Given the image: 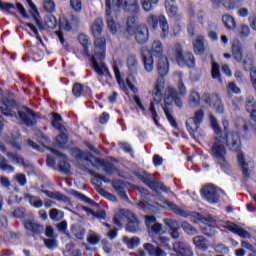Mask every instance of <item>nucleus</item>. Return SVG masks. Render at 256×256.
<instances>
[{
  "label": "nucleus",
  "instance_id": "2eb2a0df",
  "mask_svg": "<svg viewBox=\"0 0 256 256\" xmlns=\"http://www.w3.org/2000/svg\"><path fill=\"white\" fill-rule=\"evenodd\" d=\"M24 227L27 231H30L32 237L37 239V237H41L43 233H45V226L33 221V220H25Z\"/></svg>",
  "mask_w": 256,
  "mask_h": 256
},
{
  "label": "nucleus",
  "instance_id": "58836bf2",
  "mask_svg": "<svg viewBox=\"0 0 256 256\" xmlns=\"http://www.w3.org/2000/svg\"><path fill=\"white\" fill-rule=\"evenodd\" d=\"M24 199H26V201H29V203L33 207H36V209H41V207H43V201H41V199H39L38 197H35L31 194H25Z\"/></svg>",
  "mask_w": 256,
  "mask_h": 256
},
{
  "label": "nucleus",
  "instance_id": "bb28decb",
  "mask_svg": "<svg viewBox=\"0 0 256 256\" xmlns=\"http://www.w3.org/2000/svg\"><path fill=\"white\" fill-rule=\"evenodd\" d=\"M245 109L250 113L251 119H256V100L253 96H248L246 98Z\"/></svg>",
  "mask_w": 256,
  "mask_h": 256
},
{
  "label": "nucleus",
  "instance_id": "f8f14e48",
  "mask_svg": "<svg viewBox=\"0 0 256 256\" xmlns=\"http://www.w3.org/2000/svg\"><path fill=\"white\" fill-rule=\"evenodd\" d=\"M201 195L208 203H219V191L217 186L213 184H207L201 189Z\"/></svg>",
  "mask_w": 256,
  "mask_h": 256
},
{
  "label": "nucleus",
  "instance_id": "4c0bfd02",
  "mask_svg": "<svg viewBox=\"0 0 256 256\" xmlns=\"http://www.w3.org/2000/svg\"><path fill=\"white\" fill-rule=\"evenodd\" d=\"M136 177H137V179L142 181V183L147 185V187H151V185H152V183L154 181L153 180V176H151V174H149L147 172L137 173Z\"/></svg>",
  "mask_w": 256,
  "mask_h": 256
},
{
  "label": "nucleus",
  "instance_id": "49530a36",
  "mask_svg": "<svg viewBox=\"0 0 256 256\" xmlns=\"http://www.w3.org/2000/svg\"><path fill=\"white\" fill-rule=\"evenodd\" d=\"M165 7L170 17H179V11L177 9V6L170 4L169 2H165Z\"/></svg>",
  "mask_w": 256,
  "mask_h": 256
},
{
  "label": "nucleus",
  "instance_id": "69168bd1",
  "mask_svg": "<svg viewBox=\"0 0 256 256\" xmlns=\"http://www.w3.org/2000/svg\"><path fill=\"white\" fill-rule=\"evenodd\" d=\"M72 93L76 97H81V93H83V85L76 83L72 88Z\"/></svg>",
  "mask_w": 256,
  "mask_h": 256
},
{
  "label": "nucleus",
  "instance_id": "6e6552de",
  "mask_svg": "<svg viewBox=\"0 0 256 256\" xmlns=\"http://www.w3.org/2000/svg\"><path fill=\"white\" fill-rule=\"evenodd\" d=\"M204 118L205 112L200 109L194 113V117H190L186 120V129L193 139H195V133L199 131V127L203 123Z\"/></svg>",
  "mask_w": 256,
  "mask_h": 256
},
{
  "label": "nucleus",
  "instance_id": "aec40b11",
  "mask_svg": "<svg viewBox=\"0 0 256 256\" xmlns=\"http://www.w3.org/2000/svg\"><path fill=\"white\" fill-rule=\"evenodd\" d=\"M173 250L178 256H193L191 246L183 241L174 242Z\"/></svg>",
  "mask_w": 256,
  "mask_h": 256
},
{
  "label": "nucleus",
  "instance_id": "f704fd0d",
  "mask_svg": "<svg viewBox=\"0 0 256 256\" xmlns=\"http://www.w3.org/2000/svg\"><path fill=\"white\" fill-rule=\"evenodd\" d=\"M143 11L146 13H151L155 9L154 5L159 3V0H140Z\"/></svg>",
  "mask_w": 256,
  "mask_h": 256
},
{
  "label": "nucleus",
  "instance_id": "20e7f679",
  "mask_svg": "<svg viewBox=\"0 0 256 256\" xmlns=\"http://www.w3.org/2000/svg\"><path fill=\"white\" fill-rule=\"evenodd\" d=\"M177 90L173 86H168L165 93H164V103L165 105H171L172 103H175L177 107H183V102L181 101V97H185L187 95V87L185 86V83H183V79H180L177 85Z\"/></svg>",
  "mask_w": 256,
  "mask_h": 256
},
{
  "label": "nucleus",
  "instance_id": "e433bc0d",
  "mask_svg": "<svg viewBox=\"0 0 256 256\" xmlns=\"http://www.w3.org/2000/svg\"><path fill=\"white\" fill-rule=\"evenodd\" d=\"M222 21L226 28H228L230 31L235 29L237 27V23L235 22V18L229 14H225L222 16Z\"/></svg>",
  "mask_w": 256,
  "mask_h": 256
},
{
  "label": "nucleus",
  "instance_id": "1a4fd4ad",
  "mask_svg": "<svg viewBox=\"0 0 256 256\" xmlns=\"http://www.w3.org/2000/svg\"><path fill=\"white\" fill-rule=\"evenodd\" d=\"M147 23L150 25V27H152V29H157L160 26L162 29L161 37H167V34L169 33V25L167 24V19L165 16H156L151 14L147 17Z\"/></svg>",
  "mask_w": 256,
  "mask_h": 256
},
{
  "label": "nucleus",
  "instance_id": "423d86ee",
  "mask_svg": "<svg viewBox=\"0 0 256 256\" xmlns=\"http://www.w3.org/2000/svg\"><path fill=\"white\" fill-rule=\"evenodd\" d=\"M123 217L128 221L126 231H129V233H137V231H139V219H137L135 213L131 212V210H122L120 214H117L113 218L115 225L121 227V225H123L121 222Z\"/></svg>",
  "mask_w": 256,
  "mask_h": 256
},
{
  "label": "nucleus",
  "instance_id": "a18cd8bd",
  "mask_svg": "<svg viewBox=\"0 0 256 256\" xmlns=\"http://www.w3.org/2000/svg\"><path fill=\"white\" fill-rule=\"evenodd\" d=\"M0 169L2 171H8L9 173H13V171H15V167L11 166L7 158L3 156L0 158Z\"/></svg>",
  "mask_w": 256,
  "mask_h": 256
},
{
  "label": "nucleus",
  "instance_id": "c9c22d12",
  "mask_svg": "<svg viewBox=\"0 0 256 256\" xmlns=\"http://www.w3.org/2000/svg\"><path fill=\"white\" fill-rule=\"evenodd\" d=\"M78 41H79L80 45H82V47L84 48L85 55L90 57L89 45H91V43H89V36H87L86 34H80L78 36Z\"/></svg>",
  "mask_w": 256,
  "mask_h": 256
},
{
  "label": "nucleus",
  "instance_id": "4d7b16f0",
  "mask_svg": "<svg viewBox=\"0 0 256 256\" xmlns=\"http://www.w3.org/2000/svg\"><path fill=\"white\" fill-rule=\"evenodd\" d=\"M43 8L47 13H53V11H55V2L53 0H44Z\"/></svg>",
  "mask_w": 256,
  "mask_h": 256
},
{
  "label": "nucleus",
  "instance_id": "39448f33",
  "mask_svg": "<svg viewBox=\"0 0 256 256\" xmlns=\"http://www.w3.org/2000/svg\"><path fill=\"white\" fill-rule=\"evenodd\" d=\"M150 54L151 57L158 58L156 69L160 77H165V75L169 73V61L167 60V57L163 56V44L161 43V41L155 40L152 43Z\"/></svg>",
  "mask_w": 256,
  "mask_h": 256
},
{
  "label": "nucleus",
  "instance_id": "6e6d98bb",
  "mask_svg": "<svg viewBox=\"0 0 256 256\" xmlns=\"http://www.w3.org/2000/svg\"><path fill=\"white\" fill-rule=\"evenodd\" d=\"M50 219L52 221H61L63 219V212L57 210V208H54L50 211Z\"/></svg>",
  "mask_w": 256,
  "mask_h": 256
},
{
  "label": "nucleus",
  "instance_id": "a878e982",
  "mask_svg": "<svg viewBox=\"0 0 256 256\" xmlns=\"http://www.w3.org/2000/svg\"><path fill=\"white\" fill-rule=\"evenodd\" d=\"M143 247L144 251H146L149 256H167V253H165L163 249L155 247L151 243H145Z\"/></svg>",
  "mask_w": 256,
  "mask_h": 256
},
{
  "label": "nucleus",
  "instance_id": "09e8293b",
  "mask_svg": "<svg viewBox=\"0 0 256 256\" xmlns=\"http://www.w3.org/2000/svg\"><path fill=\"white\" fill-rule=\"evenodd\" d=\"M30 9L32 10V17L33 19L36 21V25H38V27L41 25V21H39V19L37 18V15H39V12L37 11V6H35V4L33 3L32 0H26Z\"/></svg>",
  "mask_w": 256,
  "mask_h": 256
},
{
  "label": "nucleus",
  "instance_id": "4468645a",
  "mask_svg": "<svg viewBox=\"0 0 256 256\" xmlns=\"http://www.w3.org/2000/svg\"><path fill=\"white\" fill-rule=\"evenodd\" d=\"M224 141L229 151H233L234 153L241 151V138H239V134L233 132L226 133Z\"/></svg>",
  "mask_w": 256,
  "mask_h": 256
},
{
  "label": "nucleus",
  "instance_id": "37998d69",
  "mask_svg": "<svg viewBox=\"0 0 256 256\" xmlns=\"http://www.w3.org/2000/svg\"><path fill=\"white\" fill-rule=\"evenodd\" d=\"M181 228L183 229L184 233H187V235H197V228L193 227L187 221H183L181 223Z\"/></svg>",
  "mask_w": 256,
  "mask_h": 256
},
{
  "label": "nucleus",
  "instance_id": "412c9836",
  "mask_svg": "<svg viewBox=\"0 0 256 256\" xmlns=\"http://www.w3.org/2000/svg\"><path fill=\"white\" fill-rule=\"evenodd\" d=\"M164 225L168 227V233L172 239H179L180 233H179V221L173 220L171 218H165L163 220Z\"/></svg>",
  "mask_w": 256,
  "mask_h": 256
},
{
  "label": "nucleus",
  "instance_id": "6ab92c4d",
  "mask_svg": "<svg viewBox=\"0 0 256 256\" xmlns=\"http://www.w3.org/2000/svg\"><path fill=\"white\" fill-rule=\"evenodd\" d=\"M237 160L241 167L243 179H249L253 171V166H251L249 162L245 161V155L243 154V152L238 153Z\"/></svg>",
  "mask_w": 256,
  "mask_h": 256
},
{
  "label": "nucleus",
  "instance_id": "774afa93",
  "mask_svg": "<svg viewBox=\"0 0 256 256\" xmlns=\"http://www.w3.org/2000/svg\"><path fill=\"white\" fill-rule=\"evenodd\" d=\"M239 6V0H226L224 2V7L226 9H235V7Z\"/></svg>",
  "mask_w": 256,
  "mask_h": 256
},
{
  "label": "nucleus",
  "instance_id": "bf43d9fd",
  "mask_svg": "<svg viewBox=\"0 0 256 256\" xmlns=\"http://www.w3.org/2000/svg\"><path fill=\"white\" fill-rule=\"evenodd\" d=\"M212 78L218 79V81L221 83V72L219 71V64L217 63L212 64Z\"/></svg>",
  "mask_w": 256,
  "mask_h": 256
},
{
  "label": "nucleus",
  "instance_id": "5701e85b",
  "mask_svg": "<svg viewBox=\"0 0 256 256\" xmlns=\"http://www.w3.org/2000/svg\"><path fill=\"white\" fill-rule=\"evenodd\" d=\"M135 39L137 43L143 44L149 41V28L145 25H139L135 28Z\"/></svg>",
  "mask_w": 256,
  "mask_h": 256
},
{
  "label": "nucleus",
  "instance_id": "cd10ccee",
  "mask_svg": "<svg viewBox=\"0 0 256 256\" xmlns=\"http://www.w3.org/2000/svg\"><path fill=\"white\" fill-rule=\"evenodd\" d=\"M69 195H72L76 199H79L80 201H84V203H88V205H93L96 207V209H99V204H97L95 201H93L91 198H87V196L81 194L77 190H70Z\"/></svg>",
  "mask_w": 256,
  "mask_h": 256
},
{
  "label": "nucleus",
  "instance_id": "f3484780",
  "mask_svg": "<svg viewBox=\"0 0 256 256\" xmlns=\"http://www.w3.org/2000/svg\"><path fill=\"white\" fill-rule=\"evenodd\" d=\"M48 149H49V151H51V153L56 155V157H59V159H60L59 171L61 173H64L65 175H67L68 173H71V164H69V162H67V156H65V154L57 151L56 149H53V148H48Z\"/></svg>",
  "mask_w": 256,
  "mask_h": 256
},
{
  "label": "nucleus",
  "instance_id": "9b49d317",
  "mask_svg": "<svg viewBox=\"0 0 256 256\" xmlns=\"http://www.w3.org/2000/svg\"><path fill=\"white\" fill-rule=\"evenodd\" d=\"M144 219L149 237H157V235H161V233H163V225H161V223H157V218H155V216L146 215Z\"/></svg>",
  "mask_w": 256,
  "mask_h": 256
},
{
  "label": "nucleus",
  "instance_id": "79ce46f5",
  "mask_svg": "<svg viewBox=\"0 0 256 256\" xmlns=\"http://www.w3.org/2000/svg\"><path fill=\"white\" fill-rule=\"evenodd\" d=\"M7 158L11 159L13 163H17V165H22V167H27L25 163V159L21 157L19 154H13V152L7 153Z\"/></svg>",
  "mask_w": 256,
  "mask_h": 256
},
{
  "label": "nucleus",
  "instance_id": "a211bd4d",
  "mask_svg": "<svg viewBox=\"0 0 256 256\" xmlns=\"http://www.w3.org/2000/svg\"><path fill=\"white\" fill-rule=\"evenodd\" d=\"M232 57L237 61V63H243L245 59L246 61L252 59L251 57L243 58V44H241L239 40H234L232 43Z\"/></svg>",
  "mask_w": 256,
  "mask_h": 256
},
{
  "label": "nucleus",
  "instance_id": "f257e3e1",
  "mask_svg": "<svg viewBox=\"0 0 256 256\" xmlns=\"http://www.w3.org/2000/svg\"><path fill=\"white\" fill-rule=\"evenodd\" d=\"M92 33L96 38L94 41V56L91 59L92 67L97 75L103 76L105 73H109V70L103 62L107 47L106 40L103 37H99L103 33V20L101 18H97L92 24Z\"/></svg>",
  "mask_w": 256,
  "mask_h": 256
},
{
  "label": "nucleus",
  "instance_id": "13d9d810",
  "mask_svg": "<svg viewBox=\"0 0 256 256\" xmlns=\"http://www.w3.org/2000/svg\"><path fill=\"white\" fill-rule=\"evenodd\" d=\"M85 161H90L92 167H96V169H100V167H103L105 160L101 159V158H94V159H89V158H85Z\"/></svg>",
  "mask_w": 256,
  "mask_h": 256
},
{
  "label": "nucleus",
  "instance_id": "0e129e2a",
  "mask_svg": "<svg viewBox=\"0 0 256 256\" xmlns=\"http://www.w3.org/2000/svg\"><path fill=\"white\" fill-rule=\"evenodd\" d=\"M231 93H241V88L238 87L237 84H235L234 82H230L228 84V95H231Z\"/></svg>",
  "mask_w": 256,
  "mask_h": 256
},
{
  "label": "nucleus",
  "instance_id": "4be33fe9",
  "mask_svg": "<svg viewBox=\"0 0 256 256\" xmlns=\"http://www.w3.org/2000/svg\"><path fill=\"white\" fill-rule=\"evenodd\" d=\"M226 229L231 231V233H234V235L240 236L241 239H251L252 237L251 233L233 222H227Z\"/></svg>",
  "mask_w": 256,
  "mask_h": 256
},
{
  "label": "nucleus",
  "instance_id": "393cba45",
  "mask_svg": "<svg viewBox=\"0 0 256 256\" xmlns=\"http://www.w3.org/2000/svg\"><path fill=\"white\" fill-rule=\"evenodd\" d=\"M163 204H164V207H168L171 211H173L175 215H179L180 217H184V218H187L190 215L188 212L181 209L179 206H177L175 203L171 201L165 200Z\"/></svg>",
  "mask_w": 256,
  "mask_h": 256
},
{
  "label": "nucleus",
  "instance_id": "b1692460",
  "mask_svg": "<svg viewBox=\"0 0 256 256\" xmlns=\"http://www.w3.org/2000/svg\"><path fill=\"white\" fill-rule=\"evenodd\" d=\"M243 67L246 71H250V81L256 90V67L253 66V59L249 58L243 61Z\"/></svg>",
  "mask_w": 256,
  "mask_h": 256
},
{
  "label": "nucleus",
  "instance_id": "2f4dec72",
  "mask_svg": "<svg viewBox=\"0 0 256 256\" xmlns=\"http://www.w3.org/2000/svg\"><path fill=\"white\" fill-rule=\"evenodd\" d=\"M122 241L128 249H135V247H139L141 243V240L138 237L129 238V236H123Z\"/></svg>",
  "mask_w": 256,
  "mask_h": 256
},
{
  "label": "nucleus",
  "instance_id": "c85d7f7f",
  "mask_svg": "<svg viewBox=\"0 0 256 256\" xmlns=\"http://www.w3.org/2000/svg\"><path fill=\"white\" fill-rule=\"evenodd\" d=\"M204 41H205V37L198 36L193 42L194 53H196V55H203V53H205Z\"/></svg>",
  "mask_w": 256,
  "mask_h": 256
},
{
  "label": "nucleus",
  "instance_id": "3c124183",
  "mask_svg": "<svg viewBox=\"0 0 256 256\" xmlns=\"http://www.w3.org/2000/svg\"><path fill=\"white\" fill-rule=\"evenodd\" d=\"M164 113L166 115L167 120L169 123L176 129L177 127V121H175V118H173V110L169 109L167 106L164 107Z\"/></svg>",
  "mask_w": 256,
  "mask_h": 256
},
{
  "label": "nucleus",
  "instance_id": "9d476101",
  "mask_svg": "<svg viewBox=\"0 0 256 256\" xmlns=\"http://www.w3.org/2000/svg\"><path fill=\"white\" fill-rule=\"evenodd\" d=\"M112 3L113 5H116V7H122L126 13L137 15V13H140L141 11L139 0H112Z\"/></svg>",
  "mask_w": 256,
  "mask_h": 256
},
{
  "label": "nucleus",
  "instance_id": "338daca9",
  "mask_svg": "<svg viewBox=\"0 0 256 256\" xmlns=\"http://www.w3.org/2000/svg\"><path fill=\"white\" fill-rule=\"evenodd\" d=\"M9 145H11L14 149H17L18 151H21V143L19 142V135L15 138L12 137L8 141Z\"/></svg>",
  "mask_w": 256,
  "mask_h": 256
},
{
  "label": "nucleus",
  "instance_id": "de8ad7c7",
  "mask_svg": "<svg viewBox=\"0 0 256 256\" xmlns=\"http://www.w3.org/2000/svg\"><path fill=\"white\" fill-rule=\"evenodd\" d=\"M143 62H144V69L148 72L151 73L153 71V56H142Z\"/></svg>",
  "mask_w": 256,
  "mask_h": 256
},
{
  "label": "nucleus",
  "instance_id": "ddd939ff",
  "mask_svg": "<svg viewBox=\"0 0 256 256\" xmlns=\"http://www.w3.org/2000/svg\"><path fill=\"white\" fill-rule=\"evenodd\" d=\"M106 22L107 27L112 35H115L121 29V24L117 23L115 21V18H113V14L111 12V0H106Z\"/></svg>",
  "mask_w": 256,
  "mask_h": 256
},
{
  "label": "nucleus",
  "instance_id": "dca6fc26",
  "mask_svg": "<svg viewBox=\"0 0 256 256\" xmlns=\"http://www.w3.org/2000/svg\"><path fill=\"white\" fill-rule=\"evenodd\" d=\"M165 89V80H157L154 90L152 91L153 101L151 105H159L163 100V91Z\"/></svg>",
  "mask_w": 256,
  "mask_h": 256
},
{
  "label": "nucleus",
  "instance_id": "473e14b6",
  "mask_svg": "<svg viewBox=\"0 0 256 256\" xmlns=\"http://www.w3.org/2000/svg\"><path fill=\"white\" fill-rule=\"evenodd\" d=\"M212 105L216 113H223L225 111V106H223V102L217 94H212Z\"/></svg>",
  "mask_w": 256,
  "mask_h": 256
},
{
  "label": "nucleus",
  "instance_id": "e2e57ef3",
  "mask_svg": "<svg viewBox=\"0 0 256 256\" xmlns=\"http://www.w3.org/2000/svg\"><path fill=\"white\" fill-rule=\"evenodd\" d=\"M102 167L106 175H113L115 173V166L111 163L104 162Z\"/></svg>",
  "mask_w": 256,
  "mask_h": 256
},
{
  "label": "nucleus",
  "instance_id": "864d4df0",
  "mask_svg": "<svg viewBox=\"0 0 256 256\" xmlns=\"http://www.w3.org/2000/svg\"><path fill=\"white\" fill-rule=\"evenodd\" d=\"M45 23L49 29H55L57 27V18L53 14H49L45 18Z\"/></svg>",
  "mask_w": 256,
  "mask_h": 256
},
{
  "label": "nucleus",
  "instance_id": "0eeeda50",
  "mask_svg": "<svg viewBox=\"0 0 256 256\" xmlns=\"http://www.w3.org/2000/svg\"><path fill=\"white\" fill-rule=\"evenodd\" d=\"M169 53L174 57V59H176L180 67H185V65H187V67L195 66V56H193V53L188 52L183 56V48L180 44H175Z\"/></svg>",
  "mask_w": 256,
  "mask_h": 256
},
{
  "label": "nucleus",
  "instance_id": "603ef678",
  "mask_svg": "<svg viewBox=\"0 0 256 256\" xmlns=\"http://www.w3.org/2000/svg\"><path fill=\"white\" fill-rule=\"evenodd\" d=\"M87 241L90 245H98L101 238L94 231H89Z\"/></svg>",
  "mask_w": 256,
  "mask_h": 256
},
{
  "label": "nucleus",
  "instance_id": "a19ab883",
  "mask_svg": "<svg viewBox=\"0 0 256 256\" xmlns=\"http://www.w3.org/2000/svg\"><path fill=\"white\" fill-rule=\"evenodd\" d=\"M150 189L152 191H155L156 193H169V188L167 186L163 185L161 182L152 181V185H150Z\"/></svg>",
  "mask_w": 256,
  "mask_h": 256
},
{
  "label": "nucleus",
  "instance_id": "7c9ffc66",
  "mask_svg": "<svg viewBox=\"0 0 256 256\" xmlns=\"http://www.w3.org/2000/svg\"><path fill=\"white\" fill-rule=\"evenodd\" d=\"M112 186L121 199L127 200V194H125V183H123L121 180H114L112 182Z\"/></svg>",
  "mask_w": 256,
  "mask_h": 256
},
{
  "label": "nucleus",
  "instance_id": "8fccbe9b",
  "mask_svg": "<svg viewBox=\"0 0 256 256\" xmlns=\"http://www.w3.org/2000/svg\"><path fill=\"white\" fill-rule=\"evenodd\" d=\"M44 245L49 249L50 251H54V249H57V237L56 238H44Z\"/></svg>",
  "mask_w": 256,
  "mask_h": 256
},
{
  "label": "nucleus",
  "instance_id": "72a5a7b5",
  "mask_svg": "<svg viewBox=\"0 0 256 256\" xmlns=\"http://www.w3.org/2000/svg\"><path fill=\"white\" fill-rule=\"evenodd\" d=\"M188 103L190 107H199V103H201V96L199 95V92L193 90L189 94V100Z\"/></svg>",
  "mask_w": 256,
  "mask_h": 256
},
{
  "label": "nucleus",
  "instance_id": "c03bdc74",
  "mask_svg": "<svg viewBox=\"0 0 256 256\" xmlns=\"http://www.w3.org/2000/svg\"><path fill=\"white\" fill-rule=\"evenodd\" d=\"M42 193H45V195H47V197H50V199H56V201H67V196L59 192L54 193L51 191L44 190L42 191Z\"/></svg>",
  "mask_w": 256,
  "mask_h": 256
},
{
  "label": "nucleus",
  "instance_id": "c756f323",
  "mask_svg": "<svg viewBox=\"0 0 256 256\" xmlns=\"http://www.w3.org/2000/svg\"><path fill=\"white\" fill-rule=\"evenodd\" d=\"M193 244L196 249H200V251H207L209 249V244H207V239L203 236H196L192 239Z\"/></svg>",
  "mask_w": 256,
  "mask_h": 256
},
{
  "label": "nucleus",
  "instance_id": "7ed1b4c3",
  "mask_svg": "<svg viewBox=\"0 0 256 256\" xmlns=\"http://www.w3.org/2000/svg\"><path fill=\"white\" fill-rule=\"evenodd\" d=\"M0 111L6 115V117H16V119H20L26 127H33L37 123V114H35V111L25 106L17 108V103H15L13 99L3 98Z\"/></svg>",
  "mask_w": 256,
  "mask_h": 256
},
{
  "label": "nucleus",
  "instance_id": "052dcab7",
  "mask_svg": "<svg viewBox=\"0 0 256 256\" xmlns=\"http://www.w3.org/2000/svg\"><path fill=\"white\" fill-rule=\"evenodd\" d=\"M114 75L116 77L118 84L120 85V88L125 89V81L121 79V72L119 71V67L117 66H114Z\"/></svg>",
  "mask_w": 256,
  "mask_h": 256
},
{
  "label": "nucleus",
  "instance_id": "f03ea898",
  "mask_svg": "<svg viewBox=\"0 0 256 256\" xmlns=\"http://www.w3.org/2000/svg\"><path fill=\"white\" fill-rule=\"evenodd\" d=\"M210 124L215 133V136L212 141V146L210 153L216 163L219 165L220 169L227 173L231 169V165L227 161V148H225V137H223L221 132V127L217 123V118L210 115Z\"/></svg>",
  "mask_w": 256,
  "mask_h": 256
},
{
  "label": "nucleus",
  "instance_id": "ea45409f",
  "mask_svg": "<svg viewBox=\"0 0 256 256\" xmlns=\"http://www.w3.org/2000/svg\"><path fill=\"white\" fill-rule=\"evenodd\" d=\"M127 65L131 75H135V73H137L138 67L137 58L133 55H130L127 59Z\"/></svg>",
  "mask_w": 256,
  "mask_h": 256
},
{
  "label": "nucleus",
  "instance_id": "5fc2aeb1",
  "mask_svg": "<svg viewBox=\"0 0 256 256\" xmlns=\"http://www.w3.org/2000/svg\"><path fill=\"white\" fill-rule=\"evenodd\" d=\"M67 141V135L63 132L56 137V145H58L61 149L67 145Z\"/></svg>",
  "mask_w": 256,
  "mask_h": 256
},
{
  "label": "nucleus",
  "instance_id": "680f3d73",
  "mask_svg": "<svg viewBox=\"0 0 256 256\" xmlns=\"http://www.w3.org/2000/svg\"><path fill=\"white\" fill-rule=\"evenodd\" d=\"M251 33V29H249V26L247 25H241L239 29V37L241 39L247 38V36Z\"/></svg>",
  "mask_w": 256,
  "mask_h": 256
}]
</instances>
